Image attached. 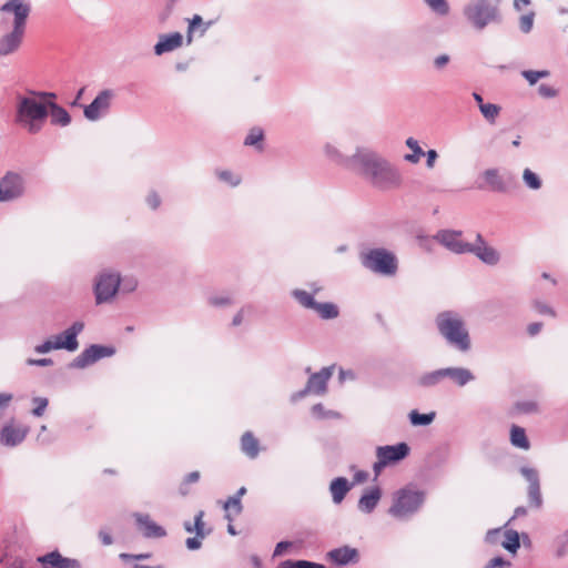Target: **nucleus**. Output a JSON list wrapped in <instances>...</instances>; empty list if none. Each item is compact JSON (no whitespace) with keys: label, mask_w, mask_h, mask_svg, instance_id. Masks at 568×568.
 <instances>
[{"label":"nucleus","mask_w":568,"mask_h":568,"mask_svg":"<svg viewBox=\"0 0 568 568\" xmlns=\"http://www.w3.org/2000/svg\"><path fill=\"white\" fill-rule=\"evenodd\" d=\"M48 99H55L51 92L29 91L17 97L14 122L30 134L39 133L49 116Z\"/></svg>","instance_id":"1"},{"label":"nucleus","mask_w":568,"mask_h":568,"mask_svg":"<svg viewBox=\"0 0 568 568\" xmlns=\"http://www.w3.org/2000/svg\"><path fill=\"white\" fill-rule=\"evenodd\" d=\"M359 172L377 189L392 190L402 183L400 174L387 161L368 150H359L353 156Z\"/></svg>","instance_id":"2"},{"label":"nucleus","mask_w":568,"mask_h":568,"mask_svg":"<svg viewBox=\"0 0 568 568\" xmlns=\"http://www.w3.org/2000/svg\"><path fill=\"white\" fill-rule=\"evenodd\" d=\"M0 11L14 16L12 31L0 38V55H8L17 51L22 42L31 8L24 0H10L0 8Z\"/></svg>","instance_id":"3"},{"label":"nucleus","mask_w":568,"mask_h":568,"mask_svg":"<svg viewBox=\"0 0 568 568\" xmlns=\"http://www.w3.org/2000/svg\"><path fill=\"white\" fill-rule=\"evenodd\" d=\"M436 324L439 333L449 344L462 352L469 349V335L460 316L453 312H443L436 317Z\"/></svg>","instance_id":"4"},{"label":"nucleus","mask_w":568,"mask_h":568,"mask_svg":"<svg viewBox=\"0 0 568 568\" xmlns=\"http://www.w3.org/2000/svg\"><path fill=\"white\" fill-rule=\"evenodd\" d=\"M424 503V493L404 488L396 493L389 514L403 518L415 513Z\"/></svg>","instance_id":"5"},{"label":"nucleus","mask_w":568,"mask_h":568,"mask_svg":"<svg viewBox=\"0 0 568 568\" xmlns=\"http://www.w3.org/2000/svg\"><path fill=\"white\" fill-rule=\"evenodd\" d=\"M497 0H474L466 7L465 14L477 29H484L497 19Z\"/></svg>","instance_id":"6"},{"label":"nucleus","mask_w":568,"mask_h":568,"mask_svg":"<svg viewBox=\"0 0 568 568\" xmlns=\"http://www.w3.org/2000/svg\"><path fill=\"white\" fill-rule=\"evenodd\" d=\"M83 327L84 325L81 322L73 323L72 326L65 329L63 333L45 341L41 345H38L36 347V352L43 354L52 349L61 348L68 349L70 352L75 351L79 346L77 336L80 332H82Z\"/></svg>","instance_id":"7"},{"label":"nucleus","mask_w":568,"mask_h":568,"mask_svg":"<svg viewBox=\"0 0 568 568\" xmlns=\"http://www.w3.org/2000/svg\"><path fill=\"white\" fill-rule=\"evenodd\" d=\"M363 264L375 273L394 275L397 271V261L393 253L376 248L371 250L363 256Z\"/></svg>","instance_id":"8"},{"label":"nucleus","mask_w":568,"mask_h":568,"mask_svg":"<svg viewBox=\"0 0 568 568\" xmlns=\"http://www.w3.org/2000/svg\"><path fill=\"white\" fill-rule=\"evenodd\" d=\"M409 453L406 443H399L393 446H381L376 450L377 462L374 464V471L379 474L381 469L389 464L404 459Z\"/></svg>","instance_id":"9"},{"label":"nucleus","mask_w":568,"mask_h":568,"mask_svg":"<svg viewBox=\"0 0 568 568\" xmlns=\"http://www.w3.org/2000/svg\"><path fill=\"white\" fill-rule=\"evenodd\" d=\"M120 286V275L116 273H102L98 277L94 286L95 300L98 304L111 301Z\"/></svg>","instance_id":"10"},{"label":"nucleus","mask_w":568,"mask_h":568,"mask_svg":"<svg viewBox=\"0 0 568 568\" xmlns=\"http://www.w3.org/2000/svg\"><path fill=\"white\" fill-rule=\"evenodd\" d=\"M484 183L479 185L480 189H488L493 192L505 193L514 184V179L510 175L501 173L497 169H488L483 173Z\"/></svg>","instance_id":"11"},{"label":"nucleus","mask_w":568,"mask_h":568,"mask_svg":"<svg viewBox=\"0 0 568 568\" xmlns=\"http://www.w3.org/2000/svg\"><path fill=\"white\" fill-rule=\"evenodd\" d=\"M23 192V181L18 173L8 172L0 181V202L10 201Z\"/></svg>","instance_id":"12"},{"label":"nucleus","mask_w":568,"mask_h":568,"mask_svg":"<svg viewBox=\"0 0 568 568\" xmlns=\"http://www.w3.org/2000/svg\"><path fill=\"white\" fill-rule=\"evenodd\" d=\"M486 541L489 544H500L505 549L515 554L520 546L517 531L508 529L489 530L486 535Z\"/></svg>","instance_id":"13"},{"label":"nucleus","mask_w":568,"mask_h":568,"mask_svg":"<svg viewBox=\"0 0 568 568\" xmlns=\"http://www.w3.org/2000/svg\"><path fill=\"white\" fill-rule=\"evenodd\" d=\"M436 240L454 253H468L470 243L462 240V232L444 230L437 233Z\"/></svg>","instance_id":"14"},{"label":"nucleus","mask_w":568,"mask_h":568,"mask_svg":"<svg viewBox=\"0 0 568 568\" xmlns=\"http://www.w3.org/2000/svg\"><path fill=\"white\" fill-rule=\"evenodd\" d=\"M113 93L110 90H103L97 98L84 108V115L88 120L95 121L101 114L105 113L112 100Z\"/></svg>","instance_id":"15"},{"label":"nucleus","mask_w":568,"mask_h":568,"mask_svg":"<svg viewBox=\"0 0 568 568\" xmlns=\"http://www.w3.org/2000/svg\"><path fill=\"white\" fill-rule=\"evenodd\" d=\"M476 241L477 244H470V250H468V253H474L481 262L486 264H497L499 261L498 252L494 247L488 246L480 234H477Z\"/></svg>","instance_id":"16"},{"label":"nucleus","mask_w":568,"mask_h":568,"mask_svg":"<svg viewBox=\"0 0 568 568\" xmlns=\"http://www.w3.org/2000/svg\"><path fill=\"white\" fill-rule=\"evenodd\" d=\"M113 351L109 347L92 345L87 348L74 362L75 366L84 367L98 359L112 355Z\"/></svg>","instance_id":"17"},{"label":"nucleus","mask_w":568,"mask_h":568,"mask_svg":"<svg viewBox=\"0 0 568 568\" xmlns=\"http://www.w3.org/2000/svg\"><path fill=\"white\" fill-rule=\"evenodd\" d=\"M43 568H80L74 559L63 558L58 551H52L38 558Z\"/></svg>","instance_id":"18"},{"label":"nucleus","mask_w":568,"mask_h":568,"mask_svg":"<svg viewBox=\"0 0 568 568\" xmlns=\"http://www.w3.org/2000/svg\"><path fill=\"white\" fill-rule=\"evenodd\" d=\"M136 524L142 534L148 538H160L166 535L165 529L154 523L148 515H136Z\"/></svg>","instance_id":"19"},{"label":"nucleus","mask_w":568,"mask_h":568,"mask_svg":"<svg viewBox=\"0 0 568 568\" xmlns=\"http://www.w3.org/2000/svg\"><path fill=\"white\" fill-rule=\"evenodd\" d=\"M333 374V367H325L318 373L313 374L307 382V390L315 394H324L326 392L327 381Z\"/></svg>","instance_id":"20"},{"label":"nucleus","mask_w":568,"mask_h":568,"mask_svg":"<svg viewBox=\"0 0 568 568\" xmlns=\"http://www.w3.org/2000/svg\"><path fill=\"white\" fill-rule=\"evenodd\" d=\"M524 475L529 480L528 499L530 506L539 508L542 504L540 485L537 473L534 469H524Z\"/></svg>","instance_id":"21"},{"label":"nucleus","mask_w":568,"mask_h":568,"mask_svg":"<svg viewBox=\"0 0 568 568\" xmlns=\"http://www.w3.org/2000/svg\"><path fill=\"white\" fill-rule=\"evenodd\" d=\"M28 430L24 426L7 425L1 432V442L8 446H14L26 438Z\"/></svg>","instance_id":"22"},{"label":"nucleus","mask_w":568,"mask_h":568,"mask_svg":"<svg viewBox=\"0 0 568 568\" xmlns=\"http://www.w3.org/2000/svg\"><path fill=\"white\" fill-rule=\"evenodd\" d=\"M183 38L181 33L174 32L168 36H162L160 41L155 44L154 51L158 55L165 52L173 51L182 45Z\"/></svg>","instance_id":"23"},{"label":"nucleus","mask_w":568,"mask_h":568,"mask_svg":"<svg viewBox=\"0 0 568 568\" xmlns=\"http://www.w3.org/2000/svg\"><path fill=\"white\" fill-rule=\"evenodd\" d=\"M51 100L52 99L47 100L51 123L55 124V125H62V126L68 125L71 122L70 114L68 113V111L64 108L58 105L57 103H54Z\"/></svg>","instance_id":"24"},{"label":"nucleus","mask_w":568,"mask_h":568,"mask_svg":"<svg viewBox=\"0 0 568 568\" xmlns=\"http://www.w3.org/2000/svg\"><path fill=\"white\" fill-rule=\"evenodd\" d=\"M328 556L332 561L338 565H347L357 560L358 552L355 548L345 546L342 548L333 549L328 552Z\"/></svg>","instance_id":"25"},{"label":"nucleus","mask_w":568,"mask_h":568,"mask_svg":"<svg viewBox=\"0 0 568 568\" xmlns=\"http://www.w3.org/2000/svg\"><path fill=\"white\" fill-rule=\"evenodd\" d=\"M381 495V489L378 487H373L365 491L358 501L359 509L371 513L379 501Z\"/></svg>","instance_id":"26"},{"label":"nucleus","mask_w":568,"mask_h":568,"mask_svg":"<svg viewBox=\"0 0 568 568\" xmlns=\"http://www.w3.org/2000/svg\"><path fill=\"white\" fill-rule=\"evenodd\" d=\"M445 378H450L458 386H464L474 379V375L466 368L448 367L444 368Z\"/></svg>","instance_id":"27"},{"label":"nucleus","mask_w":568,"mask_h":568,"mask_svg":"<svg viewBox=\"0 0 568 568\" xmlns=\"http://www.w3.org/2000/svg\"><path fill=\"white\" fill-rule=\"evenodd\" d=\"M241 449L250 458H255L260 452V443L251 432H246L241 437Z\"/></svg>","instance_id":"28"},{"label":"nucleus","mask_w":568,"mask_h":568,"mask_svg":"<svg viewBox=\"0 0 568 568\" xmlns=\"http://www.w3.org/2000/svg\"><path fill=\"white\" fill-rule=\"evenodd\" d=\"M349 489H351V486H349L347 479L344 477L335 478L329 485V490H331L333 500L336 504H339L345 498V496Z\"/></svg>","instance_id":"29"},{"label":"nucleus","mask_w":568,"mask_h":568,"mask_svg":"<svg viewBox=\"0 0 568 568\" xmlns=\"http://www.w3.org/2000/svg\"><path fill=\"white\" fill-rule=\"evenodd\" d=\"M510 442L514 446L521 449H528L530 447L525 429L517 425H513L510 429Z\"/></svg>","instance_id":"30"},{"label":"nucleus","mask_w":568,"mask_h":568,"mask_svg":"<svg viewBox=\"0 0 568 568\" xmlns=\"http://www.w3.org/2000/svg\"><path fill=\"white\" fill-rule=\"evenodd\" d=\"M223 507L226 513L225 517L229 521H232L233 517L239 516L243 510L242 501L239 499V496L229 497Z\"/></svg>","instance_id":"31"},{"label":"nucleus","mask_w":568,"mask_h":568,"mask_svg":"<svg viewBox=\"0 0 568 568\" xmlns=\"http://www.w3.org/2000/svg\"><path fill=\"white\" fill-rule=\"evenodd\" d=\"M313 310H315L324 320L335 318L338 316V308L333 303H316Z\"/></svg>","instance_id":"32"},{"label":"nucleus","mask_w":568,"mask_h":568,"mask_svg":"<svg viewBox=\"0 0 568 568\" xmlns=\"http://www.w3.org/2000/svg\"><path fill=\"white\" fill-rule=\"evenodd\" d=\"M445 378V372L444 368L437 369L427 374H424L419 379L418 383L422 386L429 387L438 384Z\"/></svg>","instance_id":"33"},{"label":"nucleus","mask_w":568,"mask_h":568,"mask_svg":"<svg viewBox=\"0 0 568 568\" xmlns=\"http://www.w3.org/2000/svg\"><path fill=\"white\" fill-rule=\"evenodd\" d=\"M406 145L413 151L412 154H406L405 160L410 163L419 162L420 158L425 155V152L419 146L418 142L414 138H408L406 140Z\"/></svg>","instance_id":"34"},{"label":"nucleus","mask_w":568,"mask_h":568,"mask_svg":"<svg viewBox=\"0 0 568 568\" xmlns=\"http://www.w3.org/2000/svg\"><path fill=\"white\" fill-rule=\"evenodd\" d=\"M435 418V413L420 414L417 410H412L409 414L410 423L415 426L429 425Z\"/></svg>","instance_id":"35"},{"label":"nucleus","mask_w":568,"mask_h":568,"mask_svg":"<svg viewBox=\"0 0 568 568\" xmlns=\"http://www.w3.org/2000/svg\"><path fill=\"white\" fill-rule=\"evenodd\" d=\"M293 295L302 306L306 308H314L316 302L314 301L312 294L307 293L306 291L296 290L293 292Z\"/></svg>","instance_id":"36"},{"label":"nucleus","mask_w":568,"mask_h":568,"mask_svg":"<svg viewBox=\"0 0 568 568\" xmlns=\"http://www.w3.org/2000/svg\"><path fill=\"white\" fill-rule=\"evenodd\" d=\"M480 112L486 120L494 123L500 112V108L497 104L486 103L480 105Z\"/></svg>","instance_id":"37"},{"label":"nucleus","mask_w":568,"mask_h":568,"mask_svg":"<svg viewBox=\"0 0 568 568\" xmlns=\"http://www.w3.org/2000/svg\"><path fill=\"white\" fill-rule=\"evenodd\" d=\"M263 138H264V134H263L262 129L253 128V129H251L250 133L245 138L244 144L257 146L258 149H262L260 143L262 142Z\"/></svg>","instance_id":"38"},{"label":"nucleus","mask_w":568,"mask_h":568,"mask_svg":"<svg viewBox=\"0 0 568 568\" xmlns=\"http://www.w3.org/2000/svg\"><path fill=\"white\" fill-rule=\"evenodd\" d=\"M523 179L526 185L532 190H538L541 186L539 176L529 169H525Z\"/></svg>","instance_id":"39"},{"label":"nucleus","mask_w":568,"mask_h":568,"mask_svg":"<svg viewBox=\"0 0 568 568\" xmlns=\"http://www.w3.org/2000/svg\"><path fill=\"white\" fill-rule=\"evenodd\" d=\"M200 477H201V475H200V471H197V470L187 474L180 485V488H179L180 494L183 496L187 495L189 494L187 486L190 484L197 483L200 480Z\"/></svg>","instance_id":"40"},{"label":"nucleus","mask_w":568,"mask_h":568,"mask_svg":"<svg viewBox=\"0 0 568 568\" xmlns=\"http://www.w3.org/2000/svg\"><path fill=\"white\" fill-rule=\"evenodd\" d=\"M524 78L532 85L535 84L539 79L547 78L549 75V72L546 70L542 71H524L523 72Z\"/></svg>","instance_id":"41"},{"label":"nucleus","mask_w":568,"mask_h":568,"mask_svg":"<svg viewBox=\"0 0 568 568\" xmlns=\"http://www.w3.org/2000/svg\"><path fill=\"white\" fill-rule=\"evenodd\" d=\"M33 403L36 407L32 409V414L37 417H41L48 407V399L44 397H36Z\"/></svg>","instance_id":"42"},{"label":"nucleus","mask_w":568,"mask_h":568,"mask_svg":"<svg viewBox=\"0 0 568 568\" xmlns=\"http://www.w3.org/2000/svg\"><path fill=\"white\" fill-rule=\"evenodd\" d=\"M203 517H204V513L202 510H200L195 518H194V529H195V534L197 537L200 538H204L206 536V532L204 530V521H203Z\"/></svg>","instance_id":"43"},{"label":"nucleus","mask_w":568,"mask_h":568,"mask_svg":"<svg viewBox=\"0 0 568 568\" xmlns=\"http://www.w3.org/2000/svg\"><path fill=\"white\" fill-rule=\"evenodd\" d=\"M534 12H529L528 14H524L519 19L520 30L525 33L529 32L534 26Z\"/></svg>","instance_id":"44"},{"label":"nucleus","mask_w":568,"mask_h":568,"mask_svg":"<svg viewBox=\"0 0 568 568\" xmlns=\"http://www.w3.org/2000/svg\"><path fill=\"white\" fill-rule=\"evenodd\" d=\"M426 3L437 13L446 14L448 12V4L446 0H425Z\"/></svg>","instance_id":"45"},{"label":"nucleus","mask_w":568,"mask_h":568,"mask_svg":"<svg viewBox=\"0 0 568 568\" xmlns=\"http://www.w3.org/2000/svg\"><path fill=\"white\" fill-rule=\"evenodd\" d=\"M220 180L226 182V183H230L231 185L235 186L237 184H240L241 182V178L237 176V175H234L231 171H220L217 173Z\"/></svg>","instance_id":"46"},{"label":"nucleus","mask_w":568,"mask_h":568,"mask_svg":"<svg viewBox=\"0 0 568 568\" xmlns=\"http://www.w3.org/2000/svg\"><path fill=\"white\" fill-rule=\"evenodd\" d=\"M203 23L202 18L199 14H195L190 21H189V29H187V40L191 42L192 34L196 30V28L201 27Z\"/></svg>","instance_id":"47"},{"label":"nucleus","mask_w":568,"mask_h":568,"mask_svg":"<svg viewBox=\"0 0 568 568\" xmlns=\"http://www.w3.org/2000/svg\"><path fill=\"white\" fill-rule=\"evenodd\" d=\"M310 561L306 560H286L280 565L278 568H308Z\"/></svg>","instance_id":"48"},{"label":"nucleus","mask_w":568,"mask_h":568,"mask_svg":"<svg viewBox=\"0 0 568 568\" xmlns=\"http://www.w3.org/2000/svg\"><path fill=\"white\" fill-rule=\"evenodd\" d=\"M534 307L539 314L549 315L552 317L556 315L555 311L544 303L535 302Z\"/></svg>","instance_id":"49"},{"label":"nucleus","mask_w":568,"mask_h":568,"mask_svg":"<svg viewBox=\"0 0 568 568\" xmlns=\"http://www.w3.org/2000/svg\"><path fill=\"white\" fill-rule=\"evenodd\" d=\"M516 409L520 413H530L537 409V405L534 402L518 403Z\"/></svg>","instance_id":"50"},{"label":"nucleus","mask_w":568,"mask_h":568,"mask_svg":"<svg viewBox=\"0 0 568 568\" xmlns=\"http://www.w3.org/2000/svg\"><path fill=\"white\" fill-rule=\"evenodd\" d=\"M538 91L539 94L542 95L544 98H554L557 95V91L552 87L547 84H541L538 88Z\"/></svg>","instance_id":"51"},{"label":"nucleus","mask_w":568,"mask_h":568,"mask_svg":"<svg viewBox=\"0 0 568 568\" xmlns=\"http://www.w3.org/2000/svg\"><path fill=\"white\" fill-rule=\"evenodd\" d=\"M201 539L202 538H200L197 536L187 538L185 541L186 547L191 550L199 549L201 547Z\"/></svg>","instance_id":"52"},{"label":"nucleus","mask_w":568,"mask_h":568,"mask_svg":"<svg viewBox=\"0 0 568 568\" xmlns=\"http://www.w3.org/2000/svg\"><path fill=\"white\" fill-rule=\"evenodd\" d=\"M28 365H38V366H48L52 364V361L50 358H41V359H32L29 358L27 361Z\"/></svg>","instance_id":"53"},{"label":"nucleus","mask_w":568,"mask_h":568,"mask_svg":"<svg viewBox=\"0 0 568 568\" xmlns=\"http://www.w3.org/2000/svg\"><path fill=\"white\" fill-rule=\"evenodd\" d=\"M425 155L427 156V166L429 169H432L435 164V161L437 159V152L435 150H429L427 151V153H425Z\"/></svg>","instance_id":"54"},{"label":"nucleus","mask_w":568,"mask_h":568,"mask_svg":"<svg viewBox=\"0 0 568 568\" xmlns=\"http://www.w3.org/2000/svg\"><path fill=\"white\" fill-rule=\"evenodd\" d=\"M291 546L290 542L287 541H281L276 545L275 547V551H274V555L275 556H280V555H283L285 552V550Z\"/></svg>","instance_id":"55"},{"label":"nucleus","mask_w":568,"mask_h":568,"mask_svg":"<svg viewBox=\"0 0 568 568\" xmlns=\"http://www.w3.org/2000/svg\"><path fill=\"white\" fill-rule=\"evenodd\" d=\"M150 555L149 554H141V555H129V554H121L120 555V558L123 559V560H129V559H146L149 558Z\"/></svg>","instance_id":"56"},{"label":"nucleus","mask_w":568,"mask_h":568,"mask_svg":"<svg viewBox=\"0 0 568 568\" xmlns=\"http://www.w3.org/2000/svg\"><path fill=\"white\" fill-rule=\"evenodd\" d=\"M449 61V57L446 55V54H443V55H439L435 59L434 63L436 65V68L440 69L443 67H445Z\"/></svg>","instance_id":"57"},{"label":"nucleus","mask_w":568,"mask_h":568,"mask_svg":"<svg viewBox=\"0 0 568 568\" xmlns=\"http://www.w3.org/2000/svg\"><path fill=\"white\" fill-rule=\"evenodd\" d=\"M99 537L103 545L109 546L112 544V537L108 531L101 530Z\"/></svg>","instance_id":"58"},{"label":"nucleus","mask_w":568,"mask_h":568,"mask_svg":"<svg viewBox=\"0 0 568 568\" xmlns=\"http://www.w3.org/2000/svg\"><path fill=\"white\" fill-rule=\"evenodd\" d=\"M11 399H12L11 394L0 393V408L8 406V404L11 402Z\"/></svg>","instance_id":"59"},{"label":"nucleus","mask_w":568,"mask_h":568,"mask_svg":"<svg viewBox=\"0 0 568 568\" xmlns=\"http://www.w3.org/2000/svg\"><path fill=\"white\" fill-rule=\"evenodd\" d=\"M509 566L510 564L508 561H505L503 558L500 557H496L494 558L491 561H490V568H497V567H500V566Z\"/></svg>","instance_id":"60"},{"label":"nucleus","mask_w":568,"mask_h":568,"mask_svg":"<svg viewBox=\"0 0 568 568\" xmlns=\"http://www.w3.org/2000/svg\"><path fill=\"white\" fill-rule=\"evenodd\" d=\"M541 326V323H532L528 326V333L534 336L540 332Z\"/></svg>","instance_id":"61"},{"label":"nucleus","mask_w":568,"mask_h":568,"mask_svg":"<svg viewBox=\"0 0 568 568\" xmlns=\"http://www.w3.org/2000/svg\"><path fill=\"white\" fill-rule=\"evenodd\" d=\"M367 473L361 470L354 475V481L361 484L364 483L367 479Z\"/></svg>","instance_id":"62"},{"label":"nucleus","mask_w":568,"mask_h":568,"mask_svg":"<svg viewBox=\"0 0 568 568\" xmlns=\"http://www.w3.org/2000/svg\"><path fill=\"white\" fill-rule=\"evenodd\" d=\"M530 4V0H514V6L517 10H523Z\"/></svg>","instance_id":"63"},{"label":"nucleus","mask_w":568,"mask_h":568,"mask_svg":"<svg viewBox=\"0 0 568 568\" xmlns=\"http://www.w3.org/2000/svg\"><path fill=\"white\" fill-rule=\"evenodd\" d=\"M231 301L229 297H224V298H212L211 300V304L213 305H225V304H229Z\"/></svg>","instance_id":"64"}]
</instances>
